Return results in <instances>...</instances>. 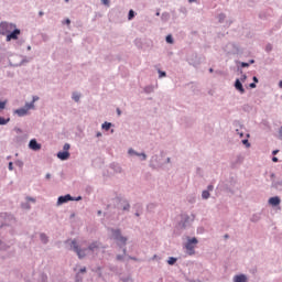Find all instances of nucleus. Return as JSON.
<instances>
[{"mask_svg":"<svg viewBox=\"0 0 282 282\" xmlns=\"http://www.w3.org/2000/svg\"><path fill=\"white\" fill-rule=\"evenodd\" d=\"M39 14H40V17H43L44 13H43V11H40Z\"/></svg>","mask_w":282,"mask_h":282,"instance_id":"obj_44","label":"nucleus"},{"mask_svg":"<svg viewBox=\"0 0 282 282\" xmlns=\"http://www.w3.org/2000/svg\"><path fill=\"white\" fill-rule=\"evenodd\" d=\"M36 100H39V97H37V96H34V97H33V100H32V102H31L30 105H32V104L34 105V102H35Z\"/></svg>","mask_w":282,"mask_h":282,"instance_id":"obj_27","label":"nucleus"},{"mask_svg":"<svg viewBox=\"0 0 282 282\" xmlns=\"http://www.w3.org/2000/svg\"><path fill=\"white\" fill-rule=\"evenodd\" d=\"M235 87L240 94H246V89L239 79H236Z\"/></svg>","mask_w":282,"mask_h":282,"instance_id":"obj_8","label":"nucleus"},{"mask_svg":"<svg viewBox=\"0 0 282 282\" xmlns=\"http://www.w3.org/2000/svg\"><path fill=\"white\" fill-rule=\"evenodd\" d=\"M66 3H69V0H65Z\"/></svg>","mask_w":282,"mask_h":282,"instance_id":"obj_50","label":"nucleus"},{"mask_svg":"<svg viewBox=\"0 0 282 282\" xmlns=\"http://www.w3.org/2000/svg\"><path fill=\"white\" fill-rule=\"evenodd\" d=\"M28 50H32V47L29 46Z\"/></svg>","mask_w":282,"mask_h":282,"instance_id":"obj_52","label":"nucleus"},{"mask_svg":"<svg viewBox=\"0 0 282 282\" xmlns=\"http://www.w3.org/2000/svg\"><path fill=\"white\" fill-rule=\"evenodd\" d=\"M279 87H281V88H282V80L279 83Z\"/></svg>","mask_w":282,"mask_h":282,"instance_id":"obj_45","label":"nucleus"},{"mask_svg":"<svg viewBox=\"0 0 282 282\" xmlns=\"http://www.w3.org/2000/svg\"><path fill=\"white\" fill-rule=\"evenodd\" d=\"M241 67H250V64L246 63V62H242L241 63Z\"/></svg>","mask_w":282,"mask_h":282,"instance_id":"obj_23","label":"nucleus"},{"mask_svg":"<svg viewBox=\"0 0 282 282\" xmlns=\"http://www.w3.org/2000/svg\"><path fill=\"white\" fill-rule=\"evenodd\" d=\"M225 237H226V239H228V235H226Z\"/></svg>","mask_w":282,"mask_h":282,"instance_id":"obj_53","label":"nucleus"},{"mask_svg":"<svg viewBox=\"0 0 282 282\" xmlns=\"http://www.w3.org/2000/svg\"><path fill=\"white\" fill-rule=\"evenodd\" d=\"M72 248L79 259H85V257H87V249H80L76 240H72Z\"/></svg>","mask_w":282,"mask_h":282,"instance_id":"obj_2","label":"nucleus"},{"mask_svg":"<svg viewBox=\"0 0 282 282\" xmlns=\"http://www.w3.org/2000/svg\"><path fill=\"white\" fill-rule=\"evenodd\" d=\"M176 262H177V259L173 257L169 258L167 260L169 265H175Z\"/></svg>","mask_w":282,"mask_h":282,"instance_id":"obj_13","label":"nucleus"},{"mask_svg":"<svg viewBox=\"0 0 282 282\" xmlns=\"http://www.w3.org/2000/svg\"><path fill=\"white\" fill-rule=\"evenodd\" d=\"M0 34H2V36H7L8 42L17 41V39H19V35L21 34V30L17 29L15 24L1 22Z\"/></svg>","mask_w":282,"mask_h":282,"instance_id":"obj_1","label":"nucleus"},{"mask_svg":"<svg viewBox=\"0 0 282 282\" xmlns=\"http://www.w3.org/2000/svg\"><path fill=\"white\" fill-rule=\"evenodd\" d=\"M102 129H105V131H109V130L111 129V123L105 122V123L102 124Z\"/></svg>","mask_w":282,"mask_h":282,"instance_id":"obj_15","label":"nucleus"},{"mask_svg":"<svg viewBox=\"0 0 282 282\" xmlns=\"http://www.w3.org/2000/svg\"><path fill=\"white\" fill-rule=\"evenodd\" d=\"M202 197H203V199H208V197H210V192H208V191H203Z\"/></svg>","mask_w":282,"mask_h":282,"instance_id":"obj_14","label":"nucleus"},{"mask_svg":"<svg viewBox=\"0 0 282 282\" xmlns=\"http://www.w3.org/2000/svg\"><path fill=\"white\" fill-rule=\"evenodd\" d=\"M272 162H279V158L273 156V158H272Z\"/></svg>","mask_w":282,"mask_h":282,"instance_id":"obj_32","label":"nucleus"},{"mask_svg":"<svg viewBox=\"0 0 282 282\" xmlns=\"http://www.w3.org/2000/svg\"><path fill=\"white\" fill-rule=\"evenodd\" d=\"M210 74H213V68H209Z\"/></svg>","mask_w":282,"mask_h":282,"instance_id":"obj_48","label":"nucleus"},{"mask_svg":"<svg viewBox=\"0 0 282 282\" xmlns=\"http://www.w3.org/2000/svg\"><path fill=\"white\" fill-rule=\"evenodd\" d=\"M242 80H246V75L242 76Z\"/></svg>","mask_w":282,"mask_h":282,"instance_id":"obj_47","label":"nucleus"},{"mask_svg":"<svg viewBox=\"0 0 282 282\" xmlns=\"http://www.w3.org/2000/svg\"><path fill=\"white\" fill-rule=\"evenodd\" d=\"M254 83H259V79L257 77H253Z\"/></svg>","mask_w":282,"mask_h":282,"instance_id":"obj_38","label":"nucleus"},{"mask_svg":"<svg viewBox=\"0 0 282 282\" xmlns=\"http://www.w3.org/2000/svg\"><path fill=\"white\" fill-rule=\"evenodd\" d=\"M276 153H279V150H274V151L272 152L273 155H276Z\"/></svg>","mask_w":282,"mask_h":282,"instance_id":"obj_37","label":"nucleus"},{"mask_svg":"<svg viewBox=\"0 0 282 282\" xmlns=\"http://www.w3.org/2000/svg\"><path fill=\"white\" fill-rule=\"evenodd\" d=\"M132 153H133L134 155H140L139 153H135V151H133L132 149H130V150H129V154L132 155Z\"/></svg>","mask_w":282,"mask_h":282,"instance_id":"obj_24","label":"nucleus"},{"mask_svg":"<svg viewBox=\"0 0 282 282\" xmlns=\"http://www.w3.org/2000/svg\"><path fill=\"white\" fill-rule=\"evenodd\" d=\"M117 111H118V115L120 116V109H118Z\"/></svg>","mask_w":282,"mask_h":282,"instance_id":"obj_49","label":"nucleus"},{"mask_svg":"<svg viewBox=\"0 0 282 282\" xmlns=\"http://www.w3.org/2000/svg\"><path fill=\"white\" fill-rule=\"evenodd\" d=\"M14 170V167H13V165H12V162H10L9 163V171H13Z\"/></svg>","mask_w":282,"mask_h":282,"instance_id":"obj_29","label":"nucleus"},{"mask_svg":"<svg viewBox=\"0 0 282 282\" xmlns=\"http://www.w3.org/2000/svg\"><path fill=\"white\" fill-rule=\"evenodd\" d=\"M267 50L270 52V50H272V45H268Z\"/></svg>","mask_w":282,"mask_h":282,"instance_id":"obj_36","label":"nucleus"},{"mask_svg":"<svg viewBox=\"0 0 282 282\" xmlns=\"http://www.w3.org/2000/svg\"><path fill=\"white\" fill-rule=\"evenodd\" d=\"M251 63H254V59H252Z\"/></svg>","mask_w":282,"mask_h":282,"instance_id":"obj_54","label":"nucleus"},{"mask_svg":"<svg viewBox=\"0 0 282 282\" xmlns=\"http://www.w3.org/2000/svg\"><path fill=\"white\" fill-rule=\"evenodd\" d=\"M63 149H64L65 152H69V149H70L69 143H65Z\"/></svg>","mask_w":282,"mask_h":282,"instance_id":"obj_21","label":"nucleus"},{"mask_svg":"<svg viewBox=\"0 0 282 282\" xmlns=\"http://www.w3.org/2000/svg\"><path fill=\"white\" fill-rule=\"evenodd\" d=\"M65 23H66V25H69L72 23V21L69 19H66Z\"/></svg>","mask_w":282,"mask_h":282,"instance_id":"obj_30","label":"nucleus"},{"mask_svg":"<svg viewBox=\"0 0 282 282\" xmlns=\"http://www.w3.org/2000/svg\"><path fill=\"white\" fill-rule=\"evenodd\" d=\"M213 188H214L213 185H208L207 191H208V192H209V191H213Z\"/></svg>","mask_w":282,"mask_h":282,"instance_id":"obj_34","label":"nucleus"},{"mask_svg":"<svg viewBox=\"0 0 282 282\" xmlns=\"http://www.w3.org/2000/svg\"><path fill=\"white\" fill-rule=\"evenodd\" d=\"M73 100H75V102H78V100H80V95H78V93L73 94Z\"/></svg>","mask_w":282,"mask_h":282,"instance_id":"obj_17","label":"nucleus"},{"mask_svg":"<svg viewBox=\"0 0 282 282\" xmlns=\"http://www.w3.org/2000/svg\"><path fill=\"white\" fill-rule=\"evenodd\" d=\"M99 248H100V243L95 241V242L89 245L88 250H90L91 252H95V250H98Z\"/></svg>","mask_w":282,"mask_h":282,"instance_id":"obj_12","label":"nucleus"},{"mask_svg":"<svg viewBox=\"0 0 282 282\" xmlns=\"http://www.w3.org/2000/svg\"><path fill=\"white\" fill-rule=\"evenodd\" d=\"M112 236H113V239H116L117 241H119L122 246H124L127 243V237L122 236L120 234V230L117 229V230H112Z\"/></svg>","mask_w":282,"mask_h":282,"instance_id":"obj_5","label":"nucleus"},{"mask_svg":"<svg viewBox=\"0 0 282 282\" xmlns=\"http://www.w3.org/2000/svg\"><path fill=\"white\" fill-rule=\"evenodd\" d=\"M50 177H52L51 174H46V180H50Z\"/></svg>","mask_w":282,"mask_h":282,"instance_id":"obj_41","label":"nucleus"},{"mask_svg":"<svg viewBox=\"0 0 282 282\" xmlns=\"http://www.w3.org/2000/svg\"><path fill=\"white\" fill-rule=\"evenodd\" d=\"M250 87H251V89H254V87H257V84L251 83V84H250Z\"/></svg>","mask_w":282,"mask_h":282,"instance_id":"obj_31","label":"nucleus"},{"mask_svg":"<svg viewBox=\"0 0 282 282\" xmlns=\"http://www.w3.org/2000/svg\"><path fill=\"white\" fill-rule=\"evenodd\" d=\"M141 155H142L143 160H147V154L142 153Z\"/></svg>","mask_w":282,"mask_h":282,"instance_id":"obj_39","label":"nucleus"},{"mask_svg":"<svg viewBox=\"0 0 282 282\" xmlns=\"http://www.w3.org/2000/svg\"><path fill=\"white\" fill-rule=\"evenodd\" d=\"M29 109H34V104H25L24 108L17 109L14 112L18 116L23 117V116H28Z\"/></svg>","mask_w":282,"mask_h":282,"instance_id":"obj_4","label":"nucleus"},{"mask_svg":"<svg viewBox=\"0 0 282 282\" xmlns=\"http://www.w3.org/2000/svg\"><path fill=\"white\" fill-rule=\"evenodd\" d=\"M197 238H192L187 241V243L185 245V248L187 250V253L189 256L195 254V246H197Z\"/></svg>","mask_w":282,"mask_h":282,"instance_id":"obj_3","label":"nucleus"},{"mask_svg":"<svg viewBox=\"0 0 282 282\" xmlns=\"http://www.w3.org/2000/svg\"><path fill=\"white\" fill-rule=\"evenodd\" d=\"M40 238H41V241H42L43 243H46V241H47V236H45V234H41V235H40Z\"/></svg>","mask_w":282,"mask_h":282,"instance_id":"obj_18","label":"nucleus"},{"mask_svg":"<svg viewBox=\"0 0 282 282\" xmlns=\"http://www.w3.org/2000/svg\"><path fill=\"white\" fill-rule=\"evenodd\" d=\"M269 204L271 206H279V204H281V198H279V196L271 197Z\"/></svg>","mask_w":282,"mask_h":282,"instance_id":"obj_9","label":"nucleus"},{"mask_svg":"<svg viewBox=\"0 0 282 282\" xmlns=\"http://www.w3.org/2000/svg\"><path fill=\"white\" fill-rule=\"evenodd\" d=\"M80 199H83L80 196H78L77 198H76V202H80Z\"/></svg>","mask_w":282,"mask_h":282,"instance_id":"obj_42","label":"nucleus"},{"mask_svg":"<svg viewBox=\"0 0 282 282\" xmlns=\"http://www.w3.org/2000/svg\"><path fill=\"white\" fill-rule=\"evenodd\" d=\"M129 204H127V206L123 207V210H129Z\"/></svg>","mask_w":282,"mask_h":282,"instance_id":"obj_35","label":"nucleus"},{"mask_svg":"<svg viewBox=\"0 0 282 282\" xmlns=\"http://www.w3.org/2000/svg\"><path fill=\"white\" fill-rule=\"evenodd\" d=\"M220 19H224V15H220Z\"/></svg>","mask_w":282,"mask_h":282,"instance_id":"obj_51","label":"nucleus"},{"mask_svg":"<svg viewBox=\"0 0 282 282\" xmlns=\"http://www.w3.org/2000/svg\"><path fill=\"white\" fill-rule=\"evenodd\" d=\"M166 43L173 44V36L172 35L166 36Z\"/></svg>","mask_w":282,"mask_h":282,"instance_id":"obj_20","label":"nucleus"},{"mask_svg":"<svg viewBox=\"0 0 282 282\" xmlns=\"http://www.w3.org/2000/svg\"><path fill=\"white\" fill-rule=\"evenodd\" d=\"M72 195L67 194L65 196H59L57 204H66V202H72Z\"/></svg>","mask_w":282,"mask_h":282,"instance_id":"obj_7","label":"nucleus"},{"mask_svg":"<svg viewBox=\"0 0 282 282\" xmlns=\"http://www.w3.org/2000/svg\"><path fill=\"white\" fill-rule=\"evenodd\" d=\"M279 135H280V138H281V140H282V127H281L280 130H279Z\"/></svg>","mask_w":282,"mask_h":282,"instance_id":"obj_33","label":"nucleus"},{"mask_svg":"<svg viewBox=\"0 0 282 282\" xmlns=\"http://www.w3.org/2000/svg\"><path fill=\"white\" fill-rule=\"evenodd\" d=\"M235 282H248V278L245 274L236 275L234 278Z\"/></svg>","mask_w":282,"mask_h":282,"instance_id":"obj_11","label":"nucleus"},{"mask_svg":"<svg viewBox=\"0 0 282 282\" xmlns=\"http://www.w3.org/2000/svg\"><path fill=\"white\" fill-rule=\"evenodd\" d=\"M80 272H87L86 268L80 269Z\"/></svg>","mask_w":282,"mask_h":282,"instance_id":"obj_40","label":"nucleus"},{"mask_svg":"<svg viewBox=\"0 0 282 282\" xmlns=\"http://www.w3.org/2000/svg\"><path fill=\"white\" fill-rule=\"evenodd\" d=\"M189 1V3H193V2H195V0H188Z\"/></svg>","mask_w":282,"mask_h":282,"instance_id":"obj_46","label":"nucleus"},{"mask_svg":"<svg viewBox=\"0 0 282 282\" xmlns=\"http://www.w3.org/2000/svg\"><path fill=\"white\" fill-rule=\"evenodd\" d=\"M101 3H104V6H109V0H101Z\"/></svg>","mask_w":282,"mask_h":282,"instance_id":"obj_26","label":"nucleus"},{"mask_svg":"<svg viewBox=\"0 0 282 282\" xmlns=\"http://www.w3.org/2000/svg\"><path fill=\"white\" fill-rule=\"evenodd\" d=\"M133 17H135V12H133V10H130L129 14H128L129 21H131V19H133Z\"/></svg>","mask_w":282,"mask_h":282,"instance_id":"obj_19","label":"nucleus"},{"mask_svg":"<svg viewBox=\"0 0 282 282\" xmlns=\"http://www.w3.org/2000/svg\"><path fill=\"white\" fill-rule=\"evenodd\" d=\"M31 151H41V143L36 142V139H32L29 143Z\"/></svg>","mask_w":282,"mask_h":282,"instance_id":"obj_6","label":"nucleus"},{"mask_svg":"<svg viewBox=\"0 0 282 282\" xmlns=\"http://www.w3.org/2000/svg\"><path fill=\"white\" fill-rule=\"evenodd\" d=\"M242 143H245L247 147H250V142H248L247 139L242 140Z\"/></svg>","mask_w":282,"mask_h":282,"instance_id":"obj_28","label":"nucleus"},{"mask_svg":"<svg viewBox=\"0 0 282 282\" xmlns=\"http://www.w3.org/2000/svg\"><path fill=\"white\" fill-rule=\"evenodd\" d=\"M28 202H34V198L28 197Z\"/></svg>","mask_w":282,"mask_h":282,"instance_id":"obj_43","label":"nucleus"},{"mask_svg":"<svg viewBox=\"0 0 282 282\" xmlns=\"http://www.w3.org/2000/svg\"><path fill=\"white\" fill-rule=\"evenodd\" d=\"M57 158H58V160H63V161L69 160V152H65V151L58 152Z\"/></svg>","mask_w":282,"mask_h":282,"instance_id":"obj_10","label":"nucleus"},{"mask_svg":"<svg viewBox=\"0 0 282 282\" xmlns=\"http://www.w3.org/2000/svg\"><path fill=\"white\" fill-rule=\"evenodd\" d=\"M0 109H6V101H0Z\"/></svg>","mask_w":282,"mask_h":282,"instance_id":"obj_22","label":"nucleus"},{"mask_svg":"<svg viewBox=\"0 0 282 282\" xmlns=\"http://www.w3.org/2000/svg\"><path fill=\"white\" fill-rule=\"evenodd\" d=\"M159 74H160V78L166 76V73H164V72H162V70H160Z\"/></svg>","mask_w":282,"mask_h":282,"instance_id":"obj_25","label":"nucleus"},{"mask_svg":"<svg viewBox=\"0 0 282 282\" xmlns=\"http://www.w3.org/2000/svg\"><path fill=\"white\" fill-rule=\"evenodd\" d=\"M10 122V118L6 119L3 117H0V124H8Z\"/></svg>","mask_w":282,"mask_h":282,"instance_id":"obj_16","label":"nucleus"}]
</instances>
